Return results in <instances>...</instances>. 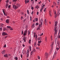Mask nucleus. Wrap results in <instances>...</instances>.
<instances>
[{
    "label": "nucleus",
    "mask_w": 60,
    "mask_h": 60,
    "mask_svg": "<svg viewBox=\"0 0 60 60\" xmlns=\"http://www.w3.org/2000/svg\"><path fill=\"white\" fill-rule=\"evenodd\" d=\"M2 35L3 36H4L6 35H8V34H7L5 32H4L2 33Z\"/></svg>",
    "instance_id": "1"
},
{
    "label": "nucleus",
    "mask_w": 60,
    "mask_h": 60,
    "mask_svg": "<svg viewBox=\"0 0 60 60\" xmlns=\"http://www.w3.org/2000/svg\"><path fill=\"white\" fill-rule=\"evenodd\" d=\"M53 45H54V42H52V45H51V50H53Z\"/></svg>",
    "instance_id": "2"
},
{
    "label": "nucleus",
    "mask_w": 60,
    "mask_h": 60,
    "mask_svg": "<svg viewBox=\"0 0 60 60\" xmlns=\"http://www.w3.org/2000/svg\"><path fill=\"white\" fill-rule=\"evenodd\" d=\"M27 30H26L24 32V34H23L24 36H26V34L27 33Z\"/></svg>",
    "instance_id": "3"
},
{
    "label": "nucleus",
    "mask_w": 60,
    "mask_h": 60,
    "mask_svg": "<svg viewBox=\"0 0 60 60\" xmlns=\"http://www.w3.org/2000/svg\"><path fill=\"white\" fill-rule=\"evenodd\" d=\"M53 12H54V14H55V18H56V17H57V16H58V15H57V14H56V11H55V10H54L53 11Z\"/></svg>",
    "instance_id": "4"
},
{
    "label": "nucleus",
    "mask_w": 60,
    "mask_h": 60,
    "mask_svg": "<svg viewBox=\"0 0 60 60\" xmlns=\"http://www.w3.org/2000/svg\"><path fill=\"white\" fill-rule=\"evenodd\" d=\"M45 56L46 58H47L49 56V55L48 54V53H45Z\"/></svg>",
    "instance_id": "5"
},
{
    "label": "nucleus",
    "mask_w": 60,
    "mask_h": 60,
    "mask_svg": "<svg viewBox=\"0 0 60 60\" xmlns=\"http://www.w3.org/2000/svg\"><path fill=\"white\" fill-rule=\"evenodd\" d=\"M23 39L25 42L26 41V37H24L23 38Z\"/></svg>",
    "instance_id": "6"
},
{
    "label": "nucleus",
    "mask_w": 60,
    "mask_h": 60,
    "mask_svg": "<svg viewBox=\"0 0 60 60\" xmlns=\"http://www.w3.org/2000/svg\"><path fill=\"white\" fill-rule=\"evenodd\" d=\"M6 51L5 50H4L2 52V53L3 55H4L5 54Z\"/></svg>",
    "instance_id": "7"
},
{
    "label": "nucleus",
    "mask_w": 60,
    "mask_h": 60,
    "mask_svg": "<svg viewBox=\"0 0 60 60\" xmlns=\"http://www.w3.org/2000/svg\"><path fill=\"white\" fill-rule=\"evenodd\" d=\"M13 7L14 9H18V7H17V6H16L15 5H13Z\"/></svg>",
    "instance_id": "8"
},
{
    "label": "nucleus",
    "mask_w": 60,
    "mask_h": 60,
    "mask_svg": "<svg viewBox=\"0 0 60 60\" xmlns=\"http://www.w3.org/2000/svg\"><path fill=\"white\" fill-rule=\"evenodd\" d=\"M44 22H45V25H48V23H47V21L46 20V19H45L44 20Z\"/></svg>",
    "instance_id": "9"
},
{
    "label": "nucleus",
    "mask_w": 60,
    "mask_h": 60,
    "mask_svg": "<svg viewBox=\"0 0 60 60\" xmlns=\"http://www.w3.org/2000/svg\"><path fill=\"white\" fill-rule=\"evenodd\" d=\"M57 46L58 47H60V41H57Z\"/></svg>",
    "instance_id": "10"
},
{
    "label": "nucleus",
    "mask_w": 60,
    "mask_h": 60,
    "mask_svg": "<svg viewBox=\"0 0 60 60\" xmlns=\"http://www.w3.org/2000/svg\"><path fill=\"white\" fill-rule=\"evenodd\" d=\"M30 3H32V4H34V0H31V1H30Z\"/></svg>",
    "instance_id": "11"
},
{
    "label": "nucleus",
    "mask_w": 60,
    "mask_h": 60,
    "mask_svg": "<svg viewBox=\"0 0 60 60\" xmlns=\"http://www.w3.org/2000/svg\"><path fill=\"white\" fill-rule=\"evenodd\" d=\"M56 53H55L54 55H53V58H52V59H54L55 57H56Z\"/></svg>",
    "instance_id": "12"
},
{
    "label": "nucleus",
    "mask_w": 60,
    "mask_h": 60,
    "mask_svg": "<svg viewBox=\"0 0 60 60\" xmlns=\"http://www.w3.org/2000/svg\"><path fill=\"white\" fill-rule=\"evenodd\" d=\"M27 54V57H28L29 56V51L27 50V52L26 53Z\"/></svg>",
    "instance_id": "13"
},
{
    "label": "nucleus",
    "mask_w": 60,
    "mask_h": 60,
    "mask_svg": "<svg viewBox=\"0 0 60 60\" xmlns=\"http://www.w3.org/2000/svg\"><path fill=\"white\" fill-rule=\"evenodd\" d=\"M60 14V10H59L58 11V12L57 13V15H59V14Z\"/></svg>",
    "instance_id": "14"
},
{
    "label": "nucleus",
    "mask_w": 60,
    "mask_h": 60,
    "mask_svg": "<svg viewBox=\"0 0 60 60\" xmlns=\"http://www.w3.org/2000/svg\"><path fill=\"white\" fill-rule=\"evenodd\" d=\"M4 56L5 57H8V54H5L4 55Z\"/></svg>",
    "instance_id": "15"
},
{
    "label": "nucleus",
    "mask_w": 60,
    "mask_h": 60,
    "mask_svg": "<svg viewBox=\"0 0 60 60\" xmlns=\"http://www.w3.org/2000/svg\"><path fill=\"white\" fill-rule=\"evenodd\" d=\"M43 20L41 19V20H40V22H41V25H42V23H43Z\"/></svg>",
    "instance_id": "16"
},
{
    "label": "nucleus",
    "mask_w": 60,
    "mask_h": 60,
    "mask_svg": "<svg viewBox=\"0 0 60 60\" xmlns=\"http://www.w3.org/2000/svg\"><path fill=\"white\" fill-rule=\"evenodd\" d=\"M39 8V6H38V5H37L35 8L36 9H38V8Z\"/></svg>",
    "instance_id": "17"
},
{
    "label": "nucleus",
    "mask_w": 60,
    "mask_h": 60,
    "mask_svg": "<svg viewBox=\"0 0 60 60\" xmlns=\"http://www.w3.org/2000/svg\"><path fill=\"white\" fill-rule=\"evenodd\" d=\"M6 22L8 24L9 23V20L8 19H7L6 20Z\"/></svg>",
    "instance_id": "18"
},
{
    "label": "nucleus",
    "mask_w": 60,
    "mask_h": 60,
    "mask_svg": "<svg viewBox=\"0 0 60 60\" xmlns=\"http://www.w3.org/2000/svg\"><path fill=\"white\" fill-rule=\"evenodd\" d=\"M3 12L5 16H7V15L6 14H5V11H4V10H3Z\"/></svg>",
    "instance_id": "19"
},
{
    "label": "nucleus",
    "mask_w": 60,
    "mask_h": 60,
    "mask_svg": "<svg viewBox=\"0 0 60 60\" xmlns=\"http://www.w3.org/2000/svg\"><path fill=\"white\" fill-rule=\"evenodd\" d=\"M17 1V0H13V2L14 3H15L14 4H16V1Z\"/></svg>",
    "instance_id": "20"
},
{
    "label": "nucleus",
    "mask_w": 60,
    "mask_h": 60,
    "mask_svg": "<svg viewBox=\"0 0 60 60\" xmlns=\"http://www.w3.org/2000/svg\"><path fill=\"white\" fill-rule=\"evenodd\" d=\"M16 5L17 6L16 7H18H18H20V5L19 4H17Z\"/></svg>",
    "instance_id": "21"
},
{
    "label": "nucleus",
    "mask_w": 60,
    "mask_h": 60,
    "mask_svg": "<svg viewBox=\"0 0 60 60\" xmlns=\"http://www.w3.org/2000/svg\"><path fill=\"white\" fill-rule=\"evenodd\" d=\"M8 4H7L6 5V8H7L8 7Z\"/></svg>",
    "instance_id": "22"
},
{
    "label": "nucleus",
    "mask_w": 60,
    "mask_h": 60,
    "mask_svg": "<svg viewBox=\"0 0 60 60\" xmlns=\"http://www.w3.org/2000/svg\"><path fill=\"white\" fill-rule=\"evenodd\" d=\"M35 24H34L32 25V28H34V27H35Z\"/></svg>",
    "instance_id": "23"
},
{
    "label": "nucleus",
    "mask_w": 60,
    "mask_h": 60,
    "mask_svg": "<svg viewBox=\"0 0 60 60\" xmlns=\"http://www.w3.org/2000/svg\"><path fill=\"white\" fill-rule=\"evenodd\" d=\"M60 47H59V48L56 47V50L57 51H58V50H59V49H60Z\"/></svg>",
    "instance_id": "24"
},
{
    "label": "nucleus",
    "mask_w": 60,
    "mask_h": 60,
    "mask_svg": "<svg viewBox=\"0 0 60 60\" xmlns=\"http://www.w3.org/2000/svg\"><path fill=\"white\" fill-rule=\"evenodd\" d=\"M14 58L15 60H18V58L17 57H15Z\"/></svg>",
    "instance_id": "25"
},
{
    "label": "nucleus",
    "mask_w": 60,
    "mask_h": 60,
    "mask_svg": "<svg viewBox=\"0 0 60 60\" xmlns=\"http://www.w3.org/2000/svg\"><path fill=\"white\" fill-rule=\"evenodd\" d=\"M42 25H41V24H39V26L38 27H39L40 28H41V26H42Z\"/></svg>",
    "instance_id": "26"
},
{
    "label": "nucleus",
    "mask_w": 60,
    "mask_h": 60,
    "mask_svg": "<svg viewBox=\"0 0 60 60\" xmlns=\"http://www.w3.org/2000/svg\"><path fill=\"white\" fill-rule=\"evenodd\" d=\"M54 30L55 33H57V30L56 29V28Z\"/></svg>",
    "instance_id": "27"
},
{
    "label": "nucleus",
    "mask_w": 60,
    "mask_h": 60,
    "mask_svg": "<svg viewBox=\"0 0 60 60\" xmlns=\"http://www.w3.org/2000/svg\"><path fill=\"white\" fill-rule=\"evenodd\" d=\"M3 31H4L5 30H6V29L5 27H4L3 28Z\"/></svg>",
    "instance_id": "28"
},
{
    "label": "nucleus",
    "mask_w": 60,
    "mask_h": 60,
    "mask_svg": "<svg viewBox=\"0 0 60 60\" xmlns=\"http://www.w3.org/2000/svg\"><path fill=\"white\" fill-rule=\"evenodd\" d=\"M56 34H57V33L55 32L54 34V35L55 37H56Z\"/></svg>",
    "instance_id": "29"
},
{
    "label": "nucleus",
    "mask_w": 60,
    "mask_h": 60,
    "mask_svg": "<svg viewBox=\"0 0 60 60\" xmlns=\"http://www.w3.org/2000/svg\"><path fill=\"white\" fill-rule=\"evenodd\" d=\"M60 0H58V1L57 2L58 5H59L60 4Z\"/></svg>",
    "instance_id": "30"
},
{
    "label": "nucleus",
    "mask_w": 60,
    "mask_h": 60,
    "mask_svg": "<svg viewBox=\"0 0 60 60\" xmlns=\"http://www.w3.org/2000/svg\"><path fill=\"white\" fill-rule=\"evenodd\" d=\"M40 28H40L39 27H38L37 28V30H41V29Z\"/></svg>",
    "instance_id": "31"
},
{
    "label": "nucleus",
    "mask_w": 60,
    "mask_h": 60,
    "mask_svg": "<svg viewBox=\"0 0 60 60\" xmlns=\"http://www.w3.org/2000/svg\"><path fill=\"white\" fill-rule=\"evenodd\" d=\"M38 18H36L35 19V21H38Z\"/></svg>",
    "instance_id": "32"
},
{
    "label": "nucleus",
    "mask_w": 60,
    "mask_h": 60,
    "mask_svg": "<svg viewBox=\"0 0 60 60\" xmlns=\"http://www.w3.org/2000/svg\"><path fill=\"white\" fill-rule=\"evenodd\" d=\"M29 12V10H27V14H30V13Z\"/></svg>",
    "instance_id": "33"
},
{
    "label": "nucleus",
    "mask_w": 60,
    "mask_h": 60,
    "mask_svg": "<svg viewBox=\"0 0 60 60\" xmlns=\"http://www.w3.org/2000/svg\"><path fill=\"white\" fill-rule=\"evenodd\" d=\"M49 14L50 16H51V11H50L49 12Z\"/></svg>",
    "instance_id": "34"
},
{
    "label": "nucleus",
    "mask_w": 60,
    "mask_h": 60,
    "mask_svg": "<svg viewBox=\"0 0 60 60\" xmlns=\"http://www.w3.org/2000/svg\"><path fill=\"white\" fill-rule=\"evenodd\" d=\"M3 27H0V29L1 30L0 31H1L2 30H3V28H2Z\"/></svg>",
    "instance_id": "35"
},
{
    "label": "nucleus",
    "mask_w": 60,
    "mask_h": 60,
    "mask_svg": "<svg viewBox=\"0 0 60 60\" xmlns=\"http://www.w3.org/2000/svg\"><path fill=\"white\" fill-rule=\"evenodd\" d=\"M30 31H29V30H28V35H29V34H30Z\"/></svg>",
    "instance_id": "36"
},
{
    "label": "nucleus",
    "mask_w": 60,
    "mask_h": 60,
    "mask_svg": "<svg viewBox=\"0 0 60 60\" xmlns=\"http://www.w3.org/2000/svg\"><path fill=\"white\" fill-rule=\"evenodd\" d=\"M34 53V52H33V51H32L31 52V54L32 55H33V53Z\"/></svg>",
    "instance_id": "37"
},
{
    "label": "nucleus",
    "mask_w": 60,
    "mask_h": 60,
    "mask_svg": "<svg viewBox=\"0 0 60 60\" xmlns=\"http://www.w3.org/2000/svg\"><path fill=\"white\" fill-rule=\"evenodd\" d=\"M29 48L30 49V51H31V47L30 46L29 47Z\"/></svg>",
    "instance_id": "38"
},
{
    "label": "nucleus",
    "mask_w": 60,
    "mask_h": 60,
    "mask_svg": "<svg viewBox=\"0 0 60 60\" xmlns=\"http://www.w3.org/2000/svg\"><path fill=\"white\" fill-rule=\"evenodd\" d=\"M31 40H29V43H31Z\"/></svg>",
    "instance_id": "39"
},
{
    "label": "nucleus",
    "mask_w": 60,
    "mask_h": 60,
    "mask_svg": "<svg viewBox=\"0 0 60 60\" xmlns=\"http://www.w3.org/2000/svg\"><path fill=\"white\" fill-rule=\"evenodd\" d=\"M36 42H35L34 43V46H36Z\"/></svg>",
    "instance_id": "40"
},
{
    "label": "nucleus",
    "mask_w": 60,
    "mask_h": 60,
    "mask_svg": "<svg viewBox=\"0 0 60 60\" xmlns=\"http://www.w3.org/2000/svg\"><path fill=\"white\" fill-rule=\"evenodd\" d=\"M57 39H58V38H56L55 39V41H56V40H57Z\"/></svg>",
    "instance_id": "41"
},
{
    "label": "nucleus",
    "mask_w": 60,
    "mask_h": 60,
    "mask_svg": "<svg viewBox=\"0 0 60 60\" xmlns=\"http://www.w3.org/2000/svg\"><path fill=\"white\" fill-rule=\"evenodd\" d=\"M7 28H10L11 27V26H7Z\"/></svg>",
    "instance_id": "42"
},
{
    "label": "nucleus",
    "mask_w": 60,
    "mask_h": 60,
    "mask_svg": "<svg viewBox=\"0 0 60 60\" xmlns=\"http://www.w3.org/2000/svg\"><path fill=\"white\" fill-rule=\"evenodd\" d=\"M36 26H37L39 25V23H36L35 24Z\"/></svg>",
    "instance_id": "43"
},
{
    "label": "nucleus",
    "mask_w": 60,
    "mask_h": 60,
    "mask_svg": "<svg viewBox=\"0 0 60 60\" xmlns=\"http://www.w3.org/2000/svg\"><path fill=\"white\" fill-rule=\"evenodd\" d=\"M9 0H7L6 1V3H9Z\"/></svg>",
    "instance_id": "44"
},
{
    "label": "nucleus",
    "mask_w": 60,
    "mask_h": 60,
    "mask_svg": "<svg viewBox=\"0 0 60 60\" xmlns=\"http://www.w3.org/2000/svg\"><path fill=\"white\" fill-rule=\"evenodd\" d=\"M6 44H5L4 46L3 47V48H6Z\"/></svg>",
    "instance_id": "45"
},
{
    "label": "nucleus",
    "mask_w": 60,
    "mask_h": 60,
    "mask_svg": "<svg viewBox=\"0 0 60 60\" xmlns=\"http://www.w3.org/2000/svg\"><path fill=\"white\" fill-rule=\"evenodd\" d=\"M22 53L23 55H24V54H25V52L22 51Z\"/></svg>",
    "instance_id": "46"
},
{
    "label": "nucleus",
    "mask_w": 60,
    "mask_h": 60,
    "mask_svg": "<svg viewBox=\"0 0 60 60\" xmlns=\"http://www.w3.org/2000/svg\"><path fill=\"white\" fill-rule=\"evenodd\" d=\"M46 8H45L44 10V12H45V11H46Z\"/></svg>",
    "instance_id": "47"
},
{
    "label": "nucleus",
    "mask_w": 60,
    "mask_h": 60,
    "mask_svg": "<svg viewBox=\"0 0 60 60\" xmlns=\"http://www.w3.org/2000/svg\"><path fill=\"white\" fill-rule=\"evenodd\" d=\"M39 43H41V41H38Z\"/></svg>",
    "instance_id": "48"
},
{
    "label": "nucleus",
    "mask_w": 60,
    "mask_h": 60,
    "mask_svg": "<svg viewBox=\"0 0 60 60\" xmlns=\"http://www.w3.org/2000/svg\"><path fill=\"white\" fill-rule=\"evenodd\" d=\"M38 59H40V57L39 56H38Z\"/></svg>",
    "instance_id": "49"
},
{
    "label": "nucleus",
    "mask_w": 60,
    "mask_h": 60,
    "mask_svg": "<svg viewBox=\"0 0 60 60\" xmlns=\"http://www.w3.org/2000/svg\"><path fill=\"white\" fill-rule=\"evenodd\" d=\"M33 52H35V51H35V50L34 49L33 50Z\"/></svg>",
    "instance_id": "50"
},
{
    "label": "nucleus",
    "mask_w": 60,
    "mask_h": 60,
    "mask_svg": "<svg viewBox=\"0 0 60 60\" xmlns=\"http://www.w3.org/2000/svg\"><path fill=\"white\" fill-rule=\"evenodd\" d=\"M25 2L26 3H27V0H25Z\"/></svg>",
    "instance_id": "51"
},
{
    "label": "nucleus",
    "mask_w": 60,
    "mask_h": 60,
    "mask_svg": "<svg viewBox=\"0 0 60 60\" xmlns=\"http://www.w3.org/2000/svg\"><path fill=\"white\" fill-rule=\"evenodd\" d=\"M1 26H2V27H3V26H4V24H1Z\"/></svg>",
    "instance_id": "52"
},
{
    "label": "nucleus",
    "mask_w": 60,
    "mask_h": 60,
    "mask_svg": "<svg viewBox=\"0 0 60 60\" xmlns=\"http://www.w3.org/2000/svg\"><path fill=\"white\" fill-rule=\"evenodd\" d=\"M11 7V5H9L8 6V8H10Z\"/></svg>",
    "instance_id": "53"
},
{
    "label": "nucleus",
    "mask_w": 60,
    "mask_h": 60,
    "mask_svg": "<svg viewBox=\"0 0 60 60\" xmlns=\"http://www.w3.org/2000/svg\"><path fill=\"white\" fill-rule=\"evenodd\" d=\"M51 39L52 40V35L51 36Z\"/></svg>",
    "instance_id": "54"
},
{
    "label": "nucleus",
    "mask_w": 60,
    "mask_h": 60,
    "mask_svg": "<svg viewBox=\"0 0 60 60\" xmlns=\"http://www.w3.org/2000/svg\"><path fill=\"white\" fill-rule=\"evenodd\" d=\"M31 8L32 10H34V7H31Z\"/></svg>",
    "instance_id": "55"
},
{
    "label": "nucleus",
    "mask_w": 60,
    "mask_h": 60,
    "mask_svg": "<svg viewBox=\"0 0 60 60\" xmlns=\"http://www.w3.org/2000/svg\"><path fill=\"white\" fill-rule=\"evenodd\" d=\"M35 37L37 38V35H35Z\"/></svg>",
    "instance_id": "56"
},
{
    "label": "nucleus",
    "mask_w": 60,
    "mask_h": 60,
    "mask_svg": "<svg viewBox=\"0 0 60 60\" xmlns=\"http://www.w3.org/2000/svg\"><path fill=\"white\" fill-rule=\"evenodd\" d=\"M58 38H59L60 39V35H59L58 36Z\"/></svg>",
    "instance_id": "57"
},
{
    "label": "nucleus",
    "mask_w": 60,
    "mask_h": 60,
    "mask_svg": "<svg viewBox=\"0 0 60 60\" xmlns=\"http://www.w3.org/2000/svg\"><path fill=\"white\" fill-rule=\"evenodd\" d=\"M7 36H5L4 37V38H5V39L6 38H7Z\"/></svg>",
    "instance_id": "58"
},
{
    "label": "nucleus",
    "mask_w": 60,
    "mask_h": 60,
    "mask_svg": "<svg viewBox=\"0 0 60 60\" xmlns=\"http://www.w3.org/2000/svg\"><path fill=\"white\" fill-rule=\"evenodd\" d=\"M38 14H39V12L38 11L37 13V15H38Z\"/></svg>",
    "instance_id": "59"
},
{
    "label": "nucleus",
    "mask_w": 60,
    "mask_h": 60,
    "mask_svg": "<svg viewBox=\"0 0 60 60\" xmlns=\"http://www.w3.org/2000/svg\"><path fill=\"white\" fill-rule=\"evenodd\" d=\"M22 34H23V30H22Z\"/></svg>",
    "instance_id": "60"
},
{
    "label": "nucleus",
    "mask_w": 60,
    "mask_h": 60,
    "mask_svg": "<svg viewBox=\"0 0 60 60\" xmlns=\"http://www.w3.org/2000/svg\"><path fill=\"white\" fill-rule=\"evenodd\" d=\"M57 22H55V24H57Z\"/></svg>",
    "instance_id": "61"
},
{
    "label": "nucleus",
    "mask_w": 60,
    "mask_h": 60,
    "mask_svg": "<svg viewBox=\"0 0 60 60\" xmlns=\"http://www.w3.org/2000/svg\"><path fill=\"white\" fill-rule=\"evenodd\" d=\"M22 46H23V47H25V45H24V44L22 45Z\"/></svg>",
    "instance_id": "62"
},
{
    "label": "nucleus",
    "mask_w": 60,
    "mask_h": 60,
    "mask_svg": "<svg viewBox=\"0 0 60 60\" xmlns=\"http://www.w3.org/2000/svg\"><path fill=\"white\" fill-rule=\"evenodd\" d=\"M10 29L11 30H13V29H12V28H10Z\"/></svg>",
    "instance_id": "63"
},
{
    "label": "nucleus",
    "mask_w": 60,
    "mask_h": 60,
    "mask_svg": "<svg viewBox=\"0 0 60 60\" xmlns=\"http://www.w3.org/2000/svg\"><path fill=\"white\" fill-rule=\"evenodd\" d=\"M38 46H40V44H38Z\"/></svg>",
    "instance_id": "64"
}]
</instances>
